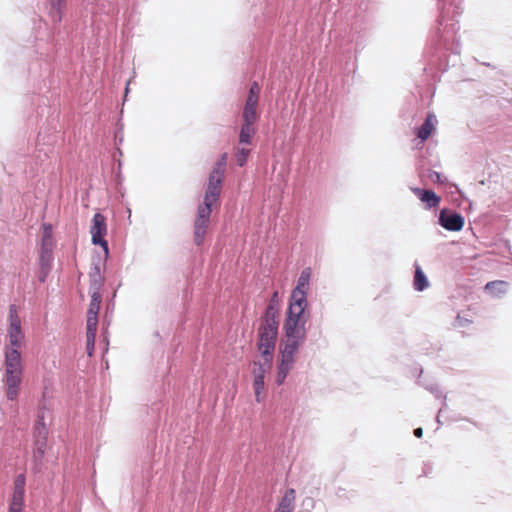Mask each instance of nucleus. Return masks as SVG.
Listing matches in <instances>:
<instances>
[{"mask_svg":"<svg viewBox=\"0 0 512 512\" xmlns=\"http://www.w3.org/2000/svg\"><path fill=\"white\" fill-rule=\"evenodd\" d=\"M414 289L416 291H423L429 286L428 279L420 266H416L414 275Z\"/></svg>","mask_w":512,"mask_h":512,"instance_id":"23","label":"nucleus"},{"mask_svg":"<svg viewBox=\"0 0 512 512\" xmlns=\"http://www.w3.org/2000/svg\"><path fill=\"white\" fill-rule=\"evenodd\" d=\"M428 389L431 391V393H433L435 395V397H437V398L443 397L442 392L437 385L431 386Z\"/></svg>","mask_w":512,"mask_h":512,"instance_id":"38","label":"nucleus"},{"mask_svg":"<svg viewBox=\"0 0 512 512\" xmlns=\"http://www.w3.org/2000/svg\"><path fill=\"white\" fill-rule=\"evenodd\" d=\"M48 3L50 5L49 16L54 23H60L66 6V0H48Z\"/></svg>","mask_w":512,"mask_h":512,"instance_id":"19","label":"nucleus"},{"mask_svg":"<svg viewBox=\"0 0 512 512\" xmlns=\"http://www.w3.org/2000/svg\"><path fill=\"white\" fill-rule=\"evenodd\" d=\"M259 100L248 98L245 101V105L242 112L243 121H254L256 122L259 118L257 113Z\"/></svg>","mask_w":512,"mask_h":512,"instance_id":"17","label":"nucleus"},{"mask_svg":"<svg viewBox=\"0 0 512 512\" xmlns=\"http://www.w3.org/2000/svg\"><path fill=\"white\" fill-rule=\"evenodd\" d=\"M443 3H445L447 0H441Z\"/></svg>","mask_w":512,"mask_h":512,"instance_id":"45","label":"nucleus"},{"mask_svg":"<svg viewBox=\"0 0 512 512\" xmlns=\"http://www.w3.org/2000/svg\"><path fill=\"white\" fill-rule=\"evenodd\" d=\"M53 253L39 252V267L50 268L53 266Z\"/></svg>","mask_w":512,"mask_h":512,"instance_id":"28","label":"nucleus"},{"mask_svg":"<svg viewBox=\"0 0 512 512\" xmlns=\"http://www.w3.org/2000/svg\"><path fill=\"white\" fill-rule=\"evenodd\" d=\"M214 203H211V202H208V201H205L200 204L197 208V215H196V218L197 219H209L210 220V216H211V212H212V205Z\"/></svg>","mask_w":512,"mask_h":512,"instance_id":"25","label":"nucleus"},{"mask_svg":"<svg viewBox=\"0 0 512 512\" xmlns=\"http://www.w3.org/2000/svg\"><path fill=\"white\" fill-rule=\"evenodd\" d=\"M51 270L52 269H50V268L39 267V273H38L39 282L44 283L46 281L48 275L50 274Z\"/></svg>","mask_w":512,"mask_h":512,"instance_id":"35","label":"nucleus"},{"mask_svg":"<svg viewBox=\"0 0 512 512\" xmlns=\"http://www.w3.org/2000/svg\"><path fill=\"white\" fill-rule=\"evenodd\" d=\"M8 338L10 345L5 349V377L6 396L8 400H15L18 397L19 386L22 381V361L19 348L24 340L21 329V321L17 313L16 305L9 307V328Z\"/></svg>","mask_w":512,"mask_h":512,"instance_id":"1","label":"nucleus"},{"mask_svg":"<svg viewBox=\"0 0 512 512\" xmlns=\"http://www.w3.org/2000/svg\"><path fill=\"white\" fill-rule=\"evenodd\" d=\"M263 319L267 321H279V311H278V292L275 291L273 293L272 298L270 299Z\"/></svg>","mask_w":512,"mask_h":512,"instance_id":"20","label":"nucleus"},{"mask_svg":"<svg viewBox=\"0 0 512 512\" xmlns=\"http://www.w3.org/2000/svg\"><path fill=\"white\" fill-rule=\"evenodd\" d=\"M259 95H260V86L256 81H254L250 86L247 97L259 100Z\"/></svg>","mask_w":512,"mask_h":512,"instance_id":"33","label":"nucleus"},{"mask_svg":"<svg viewBox=\"0 0 512 512\" xmlns=\"http://www.w3.org/2000/svg\"><path fill=\"white\" fill-rule=\"evenodd\" d=\"M306 322L307 316L297 317L287 314V318L284 323L287 340L282 351L294 355L297 353L299 346L304 341L306 336Z\"/></svg>","mask_w":512,"mask_h":512,"instance_id":"2","label":"nucleus"},{"mask_svg":"<svg viewBox=\"0 0 512 512\" xmlns=\"http://www.w3.org/2000/svg\"><path fill=\"white\" fill-rule=\"evenodd\" d=\"M210 224L209 219H195L194 221V243L201 246L204 243L205 235Z\"/></svg>","mask_w":512,"mask_h":512,"instance_id":"15","label":"nucleus"},{"mask_svg":"<svg viewBox=\"0 0 512 512\" xmlns=\"http://www.w3.org/2000/svg\"><path fill=\"white\" fill-rule=\"evenodd\" d=\"M97 327L86 326L87 352L91 356L94 351Z\"/></svg>","mask_w":512,"mask_h":512,"instance_id":"27","label":"nucleus"},{"mask_svg":"<svg viewBox=\"0 0 512 512\" xmlns=\"http://www.w3.org/2000/svg\"><path fill=\"white\" fill-rule=\"evenodd\" d=\"M445 7H443L441 9V12H440V16H439V19H438V23L440 26H443L444 25V22H445Z\"/></svg>","mask_w":512,"mask_h":512,"instance_id":"39","label":"nucleus"},{"mask_svg":"<svg viewBox=\"0 0 512 512\" xmlns=\"http://www.w3.org/2000/svg\"><path fill=\"white\" fill-rule=\"evenodd\" d=\"M440 225L448 231H460L465 223L464 217L455 211L441 210L439 215Z\"/></svg>","mask_w":512,"mask_h":512,"instance_id":"6","label":"nucleus"},{"mask_svg":"<svg viewBox=\"0 0 512 512\" xmlns=\"http://www.w3.org/2000/svg\"><path fill=\"white\" fill-rule=\"evenodd\" d=\"M48 430L44 423V414L39 412L38 421L34 427V439L35 440H47Z\"/></svg>","mask_w":512,"mask_h":512,"instance_id":"24","label":"nucleus"},{"mask_svg":"<svg viewBox=\"0 0 512 512\" xmlns=\"http://www.w3.org/2000/svg\"><path fill=\"white\" fill-rule=\"evenodd\" d=\"M454 41H455V42H456V44H457V47H456V49H455V51H454V52H455V53H459V51H458V48H459V41H458L457 39H454Z\"/></svg>","mask_w":512,"mask_h":512,"instance_id":"43","label":"nucleus"},{"mask_svg":"<svg viewBox=\"0 0 512 512\" xmlns=\"http://www.w3.org/2000/svg\"><path fill=\"white\" fill-rule=\"evenodd\" d=\"M54 246H55V242H54V238H53L52 225L50 223H43L42 224L40 252L53 253Z\"/></svg>","mask_w":512,"mask_h":512,"instance_id":"12","label":"nucleus"},{"mask_svg":"<svg viewBox=\"0 0 512 512\" xmlns=\"http://www.w3.org/2000/svg\"><path fill=\"white\" fill-rule=\"evenodd\" d=\"M437 118L433 113L427 115L424 123L417 129L416 135L421 141L429 138L432 131L435 129Z\"/></svg>","mask_w":512,"mask_h":512,"instance_id":"14","label":"nucleus"},{"mask_svg":"<svg viewBox=\"0 0 512 512\" xmlns=\"http://www.w3.org/2000/svg\"><path fill=\"white\" fill-rule=\"evenodd\" d=\"M25 492L13 490L8 512H23Z\"/></svg>","mask_w":512,"mask_h":512,"instance_id":"22","label":"nucleus"},{"mask_svg":"<svg viewBox=\"0 0 512 512\" xmlns=\"http://www.w3.org/2000/svg\"><path fill=\"white\" fill-rule=\"evenodd\" d=\"M92 244L103 248L105 259L109 256L108 242L104 239L107 234L106 219L101 213H95L90 227Z\"/></svg>","mask_w":512,"mask_h":512,"instance_id":"5","label":"nucleus"},{"mask_svg":"<svg viewBox=\"0 0 512 512\" xmlns=\"http://www.w3.org/2000/svg\"><path fill=\"white\" fill-rule=\"evenodd\" d=\"M508 286L509 285L506 281L496 280L488 282L485 285V290L491 295L499 297L508 291Z\"/></svg>","mask_w":512,"mask_h":512,"instance_id":"21","label":"nucleus"},{"mask_svg":"<svg viewBox=\"0 0 512 512\" xmlns=\"http://www.w3.org/2000/svg\"><path fill=\"white\" fill-rule=\"evenodd\" d=\"M253 366H254V368H253L252 373L254 376L253 386H254L255 399L257 402H260L261 401L260 395L263 392L264 387H265V382H264L265 374L271 368L272 365L266 364L265 360H264L263 363H261L260 361H253Z\"/></svg>","mask_w":512,"mask_h":512,"instance_id":"7","label":"nucleus"},{"mask_svg":"<svg viewBox=\"0 0 512 512\" xmlns=\"http://www.w3.org/2000/svg\"><path fill=\"white\" fill-rule=\"evenodd\" d=\"M279 321L262 320L258 329V351L268 365H272L273 353L275 350L276 338L278 335Z\"/></svg>","mask_w":512,"mask_h":512,"instance_id":"3","label":"nucleus"},{"mask_svg":"<svg viewBox=\"0 0 512 512\" xmlns=\"http://www.w3.org/2000/svg\"><path fill=\"white\" fill-rule=\"evenodd\" d=\"M54 246H55V242H54V238H53L52 225L50 223H43L42 224L40 252L53 253Z\"/></svg>","mask_w":512,"mask_h":512,"instance_id":"11","label":"nucleus"},{"mask_svg":"<svg viewBox=\"0 0 512 512\" xmlns=\"http://www.w3.org/2000/svg\"><path fill=\"white\" fill-rule=\"evenodd\" d=\"M414 435H415L417 438L422 437V435H423V429H422L421 427L416 428V429L414 430Z\"/></svg>","mask_w":512,"mask_h":512,"instance_id":"42","label":"nucleus"},{"mask_svg":"<svg viewBox=\"0 0 512 512\" xmlns=\"http://www.w3.org/2000/svg\"><path fill=\"white\" fill-rule=\"evenodd\" d=\"M310 276L311 269L309 267L302 270L298 278L297 285L291 293L287 314L297 317L306 316L305 310L308 306L307 289L309 286Z\"/></svg>","mask_w":512,"mask_h":512,"instance_id":"4","label":"nucleus"},{"mask_svg":"<svg viewBox=\"0 0 512 512\" xmlns=\"http://www.w3.org/2000/svg\"><path fill=\"white\" fill-rule=\"evenodd\" d=\"M46 441L47 440H35L34 441V446H35L34 455H35V457L42 458L44 456L45 447H46Z\"/></svg>","mask_w":512,"mask_h":512,"instance_id":"31","label":"nucleus"},{"mask_svg":"<svg viewBox=\"0 0 512 512\" xmlns=\"http://www.w3.org/2000/svg\"><path fill=\"white\" fill-rule=\"evenodd\" d=\"M249 153L250 150L246 148H240L237 150L236 163L238 166L243 167L246 164Z\"/></svg>","mask_w":512,"mask_h":512,"instance_id":"29","label":"nucleus"},{"mask_svg":"<svg viewBox=\"0 0 512 512\" xmlns=\"http://www.w3.org/2000/svg\"><path fill=\"white\" fill-rule=\"evenodd\" d=\"M295 505V490H286L274 512H293Z\"/></svg>","mask_w":512,"mask_h":512,"instance_id":"16","label":"nucleus"},{"mask_svg":"<svg viewBox=\"0 0 512 512\" xmlns=\"http://www.w3.org/2000/svg\"><path fill=\"white\" fill-rule=\"evenodd\" d=\"M254 121H243L240 133H239V143L249 145L252 142V138L256 133V129L254 127Z\"/></svg>","mask_w":512,"mask_h":512,"instance_id":"18","label":"nucleus"},{"mask_svg":"<svg viewBox=\"0 0 512 512\" xmlns=\"http://www.w3.org/2000/svg\"><path fill=\"white\" fill-rule=\"evenodd\" d=\"M25 484L26 478L24 474H18L14 480V489L15 491L25 492Z\"/></svg>","mask_w":512,"mask_h":512,"instance_id":"32","label":"nucleus"},{"mask_svg":"<svg viewBox=\"0 0 512 512\" xmlns=\"http://www.w3.org/2000/svg\"><path fill=\"white\" fill-rule=\"evenodd\" d=\"M280 354H281V361H280V363L288 364V365L293 366L294 354L287 353V352H284L282 350L280 351Z\"/></svg>","mask_w":512,"mask_h":512,"instance_id":"34","label":"nucleus"},{"mask_svg":"<svg viewBox=\"0 0 512 512\" xmlns=\"http://www.w3.org/2000/svg\"><path fill=\"white\" fill-rule=\"evenodd\" d=\"M226 164H227V153H223L219 157L217 162L215 163V165L210 173L224 177L225 171H226Z\"/></svg>","mask_w":512,"mask_h":512,"instance_id":"26","label":"nucleus"},{"mask_svg":"<svg viewBox=\"0 0 512 512\" xmlns=\"http://www.w3.org/2000/svg\"><path fill=\"white\" fill-rule=\"evenodd\" d=\"M286 377H287L286 375L279 374V373L277 372V376H276V382H277V384H278V385H282V384L284 383V381H285Z\"/></svg>","mask_w":512,"mask_h":512,"instance_id":"40","label":"nucleus"},{"mask_svg":"<svg viewBox=\"0 0 512 512\" xmlns=\"http://www.w3.org/2000/svg\"><path fill=\"white\" fill-rule=\"evenodd\" d=\"M457 30H459V24L457 22L456 23H452L450 25L449 31H451L452 33H455Z\"/></svg>","mask_w":512,"mask_h":512,"instance_id":"41","label":"nucleus"},{"mask_svg":"<svg viewBox=\"0 0 512 512\" xmlns=\"http://www.w3.org/2000/svg\"><path fill=\"white\" fill-rule=\"evenodd\" d=\"M90 286L89 291L101 292L104 284V278L101 274V257L97 256V261H94L89 272Z\"/></svg>","mask_w":512,"mask_h":512,"instance_id":"10","label":"nucleus"},{"mask_svg":"<svg viewBox=\"0 0 512 512\" xmlns=\"http://www.w3.org/2000/svg\"><path fill=\"white\" fill-rule=\"evenodd\" d=\"M90 292V303L88 308L87 315V325L88 327H97L98 325V313L101 305V292L89 291Z\"/></svg>","mask_w":512,"mask_h":512,"instance_id":"9","label":"nucleus"},{"mask_svg":"<svg viewBox=\"0 0 512 512\" xmlns=\"http://www.w3.org/2000/svg\"><path fill=\"white\" fill-rule=\"evenodd\" d=\"M291 368H292L291 365L279 363L278 368H277V370H278L277 372L279 374H283V375L287 376L289 374Z\"/></svg>","mask_w":512,"mask_h":512,"instance_id":"36","label":"nucleus"},{"mask_svg":"<svg viewBox=\"0 0 512 512\" xmlns=\"http://www.w3.org/2000/svg\"><path fill=\"white\" fill-rule=\"evenodd\" d=\"M223 180H224L223 176H219V175L212 174V173L209 174L208 183H207L205 195H204L205 201H208L211 203H216L219 200L221 190H222Z\"/></svg>","mask_w":512,"mask_h":512,"instance_id":"8","label":"nucleus"},{"mask_svg":"<svg viewBox=\"0 0 512 512\" xmlns=\"http://www.w3.org/2000/svg\"><path fill=\"white\" fill-rule=\"evenodd\" d=\"M436 35H437V38H438V41L439 43L445 48V49H449L448 46H447V41H448V37L444 34H441L440 33V29L437 30L436 32Z\"/></svg>","mask_w":512,"mask_h":512,"instance_id":"37","label":"nucleus"},{"mask_svg":"<svg viewBox=\"0 0 512 512\" xmlns=\"http://www.w3.org/2000/svg\"><path fill=\"white\" fill-rule=\"evenodd\" d=\"M412 192L426 205V208L437 207L441 198L432 190L412 188Z\"/></svg>","mask_w":512,"mask_h":512,"instance_id":"13","label":"nucleus"},{"mask_svg":"<svg viewBox=\"0 0 512 512\" xmlns=\"http://www.w3.org/2000/svg\"><path fill=\"white\" fill-rule=\"evenodd\" d=\"M444 32L447 33V25L444 26Z\"/></svg>","mask_w":512,"mask_h":512,"instance_id":"44","label":"nucleus"},{"mask_svg":"<svg viewBox=\"0 0 512 512\" xmlns=\"http://www.w3.org/2000/svg\"><path fill=\"white\" fill-rule=\"evenodd\" d=\"M424 176L429 179L431 182L433 183H441L443 184L444 183V180L442 179V176L439 172L437 171H434V170H431V169H428Z\"/></svg>","mask_w":512,"mask_h":512,"instance_id":"30","label":"nucleus"}]
</instances>
